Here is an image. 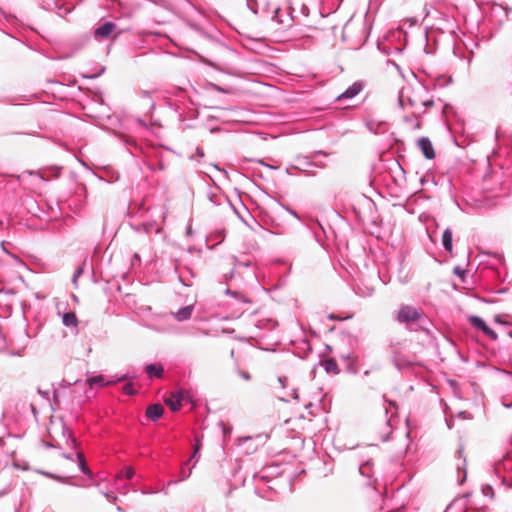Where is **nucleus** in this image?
<instances>
[{
  "mask_svg": "<svg viewBox=\"0 0 512 512\" xmlns=\"http://www.w3.org/2000/svg\"><path fill=\"white\" fill-rule=\"evenodd\" d=\"M220 425L222 427L223 436L227 437V435H229L232 431L231 426L225 424L224 422H221Z\"/></svg>",
  "mask_w": 512,
  "mask_h": 512,
  "instance_id": "34",
  "label": "nucleus"
},
{
  "mask_svg": "<svg viewBox=\"0 0 512 512\" xmlns=\"http://www.w3.org/2000/svg\"><path fill=\"white\" fill-rule=\"evenodd\" d=\"M225 293L233 296L239 302L250 303V300L244 294H242L238 291H231L230 289H226Z\"/></svg>",
  "mask_w": 512,
  "mask_h": 512,
  "instance_id": "24",
  "label": "nucleus"
},
{
  "mask_svg": "<svg viewBox=\"0 0 512 512\" xmlns=\"http://www.w3.org/2000/svg\"><path fill=\"white\" fill-rule=\"evenodd\" d=\"M468 320L473 327L482 331L491 340L498 339L497 333L492 330L481 317L472 315L468 318Z\"/></svg>",
  "mask_w": 512,
  "mask_h": 512,
  "instance_id": "8",
  "label": "nucleus"
},
{
  "mask_svg": "<svg viewBox=\"0 0 512 512\" xmlns=\"http://www.w3.org/2000/svg\"><path fill=\"white\" fill-rule=\"evenodd\" d=\"M164 409L161 404H151L146 409V416L152 421L159 420L163 415Z\"/></svg>",
  "mask_w": 512,
  "mask_h": 512,
  "instance_id": "14",
  "label": "nucleus"
},
{
  "mask_svg": "<svg viewBox=\"0 0 512 512\" xmlns=\"http://www.w3.org/2000/svg\"><path fill=\"white\" fill-rule=\"evenodd\" d=\"M239 375L245 380H250V374L248 372L240 371Z\"/></svg>",
  "mask_w": 512,
  "mask_h": 512,
  "instance_id": "41",
  "label": "nucleus"
},
{
  "mask_svg": "<svg viewBox=\"0 0 512 512\" xmlns=\"http://www.w3.org/2000/svg\"><path fill=\"white\" fill-rule=\"evenodd\" d=\"M191 472H192L191 468L188 469L187 471L184 468H182L181 471H180L179 481H183V480H186L187 478H189L190 475H191ZM177 482H178V480L174 481L173 483H177Z\"/></svg>",
  "mask_w": 512,
  "mask_h": 512,
  "instance_id": "28",
  "label": "nucleus"
},
{
  "mask_svg": "<svg viewBox=\"0 0 512 512\" xmlns=\"http://www.w3.org/2000/svg\"><path fill=\"white\" fill-rule=\"evenodd\" d=\"M290 397L294 400H299V395L297 389H292Z\"/></svg>",
  "mask_w": 512,
  "mask_h": 512,
  "instance_id": "40",
  "label": "nucleus"
},
{
  "mask_svg": "<svg viewBox=\"0 0 512 512\" xmlns=\"http://www.w3.org/2000/svg\"><path fill=\"white\" fill-rule=\"evenodd\" d=\"M179 280L184 286H191V283L187 282L185 279L182 278V276H179Z\"/></svg>",
  "mask_w": 512,
  "mask_h": 512,
  "instance_id": "45",
  "label": "nucleus"
},
{
  "mask_svg": "<svg viewBox=\"0 0 512 512\" xmlns=\"http://www.w3.org/2000/svg\"><path fill=\"white\" fill-rule=\"evenodd\" d=\"M62 323L66 327H76L78 324L76 314L74 312L64 313L62 316Z\"/></svg>",
  "mask_w": 512,
  "mask_h": 512,
  "instance_id": "20",
  "label": "nucleus"
},
{
  "mask_svg": "<svg viewBox=\"0 0 512 512\" xmlns=\"http://www.w3.org/2000/svg\"><path fill=\"white\" fill-rule=\"evenodd\" d=\"M278 381H279V383L281 384V386H282L283 388H285V387H286V383H287V378H286V377H279V378H278Z\"/></svg>",
  "mask_w": 512,
  "mask_h": 512,
  "instance_id": "42",
  "label": "nucleus"
},
{
  "mask_svg": "<svg viewBox=\"0 0 512 512\" xmlns=\"http://www.w3.org/2000/svg\"><path fill=\"white\" fill-rule=\"evenodd\" d=\"M193 310H194L193 305L184 306V307L180 308L177 312L174 313V317L177 321H180V322L188 320L191 317Z\"/></svg>",
  "mask_w": 512,
  "mask_h": 512,
  "instance_id": "16",
  "label": "nucleus"
},
{
  "mask_svg": "<svg viewBox=\"0 0 512 512\" xmlns=\"http://www.w3.org/2000/svg\"><path fill=\"white\" fill-rule=\"evenodd\" d=\"M257 0H246V5L250 11L257 14Z\"/></svg>",
  "mask_w": 512,
  "mask_h": 512,
  "instance_id": "30",
  "label": "nucleus"
},
{
  "mask_svg": "<svg viewBox=\"0 0 512 512\" xmlns=\"http://www.w3.org/2000/svg\"><path fill=\"white\" fill-rule=\"evenodd\" d=\"M424 316V312L420 308L411 305L402 304L394 313V319L406 326L418 322Z\"/></svg>",
  "mask_w": 512,
  "mask_h": 512,
  "instance_id": "3",
  "label": "nucleus"
},
{
  "mask_svg": "<svg viewBox=\"0 0 512 512\" xmlns=\"http://www.w3.org/2000/svg\"><path fill=\"white\" fill-rule=\"evenodd\" d=\"M145 372L149 377L161 378L164 373V368L161 364H148L145 366Z\"/></svg>",
  "mask_w": 512,
  "mask_h": 512,
  "instance_id": "17",
  "label": "nucleus"
},
{
  "mask_svg": "<svg viewBox=\"0 0 512 512\" xmlns=\"http://www.w3.org/2000/svg\"><path fill=\"white\" fill-rule=\"evenodd\" d=\"M392 361L395 367L400 371L411 370L416 364L394 347L392 348Z\"/></svg>",
  "mask_w": 512,
  "mask_h": 512,
  "instance_id": "7",
  "label": "nucleus"
},
{
  "mask_svg": "<svg viewBox=\"0 0 512 512\" xmlns=\"http://www.w3.org/2000/svg\"><path fill=\"white\" fill-rule=\"evenodd\" d=\"M250 438L249 437H245V438H239V441H246V440H249Z\"/></svg>",
  "mask_w": 512,
  "mask_h": 512,
  "instance_id": "52",
  "label": "nucleus"
},
{
  "mask_svg": "<svg viewBox=\"0 0 512 512\" xmlns=\"http://www.w3.org/2000/svg\"><path fill=\"white\" fill-rule=\"evenodd\" d=\"M209 198L214 205H221L223 201L229 203V199L223 195L211 194Z\"/></svg>",
  "mask_w": 512,
  "mask_h": 512,
  "instance_id": "25",
  "label": "nucleus"
},
{
  "mask_svg": "<svg viewBox=\"0 0 512 512\" xmlns=\"http://www.w3.org/2000/svg\"><path fill=\"white\" fill-rule=\"evenodd\" d=\"M146 493H147L146 491H144V490L142 491V494H146Z\"/></svg>",
  "mask_w": 512,
  "mask_h": 512,
  "instance_id": "54",
  "label": "nucleus"
},
{
  "mask_svg": "<svg viewBox=\"0 0 512 512\" xmlns=\"http://www.w3.org/2000/svg\"><path fill=\"white\" fill-rule=\"evenodd\" d=\"M496 472L503 473L502 483L508 488H512V457H505L496 465Z\"/></svg>",
  "mask_w": 512,
  "mask_h": 512,
  "instance_id": "4",
  "label": "nucleus"
},
{
  "mask_svg": "<svg viewBox=\"0 0 512 512\" xmlns=\"http://www.w3.org/2000/svg\"><path fill=\"white\" fill-rule=\"evenodd\" d=\"M1 248L4 252H6L7 254H9V252L6 250L5 248V245H4V242H1Z\"/></svg>",
  "mask_w": 512,
  "mask_h": 512,
  "instance_id": "46",
  "label": "nucleus"
},
{
  "mask_svg": "<svg viewBox=\"0 0 512 512\" xmlns=\"http://www.w3.org/2000/svg\"><path fill=\"white\" fill-rule=\"evenodd\" d=\"M464 512H490V510L486 507H482V508H467Z\"/></svg>",
  "mask_w": 512,
  "mask_h": 512,
  "instance_id": "37",
  "label": "nucleus"
},
{
  "mask_svg": "<svg viewBox=\"0 0 512 512\" xmlns=\"http://www.w3.org/2000/svg\"><path fill=\"white\" fill-rule=\"evenodd\" d=\"M458 463L456 465L458 472V483L463 484L466 480V459L463 457V447H460L457 452Z\"/></svg>",
  "mask_w": 512,
  "mask_h": 512,
  "instance_id": "12",
  "label": "nucleus"
},
{
  "mask_svg": "<svg viewBox=\"0 0 512 512\" xmlns=\"http://www.w3.org/2000/svg\"><path fill=\"white\" fill-rule=\"evenodd\" d=\"M115 28V23L107 21L94 30V36L97 40L107 39Z\"/></svg>",
  "mask_w": 512,
  "mask_h": 512,
  "instance_id": "10",
  "label": "nucleus"
},
{
  "mask_svg": "<svg viewBox=\"0 0 512 512\" xmlns=\"http://www.w3.org/2000/svg\"><path fill=\"white\" fill-rule=\"evenodd\" d=\"M124 379H126V375H123L114 381L105 382L104 377L102 375H97V376L90 377L87 381H88L89 386L93 387L94 385H98V386L110 385L112 383L123 381Z\"/></svg>",
  "mask_w": 512,
  "mask_h": 512,
  "instance_id": "15",
  "label": "nucleus"
},
{
  "mask_svg": "<svg viewBox=\"0 0 512 512\" xmlns=\"http://www.w3.org/2000/svg\"><path fill=\"white\" fill-rule=\"evenodd\" d=\"M317 155L328 156V153L322 150L314 152L311 156H298L295 159V164L291 165V168H295L305 175L314 176L315 173L311 171V168H320L323 169L326 167L324 162H318L315 160Z\"/></svg>",
  "mask_w": 512,
  "mask_h": 512,
  "instance_id": "2",
  "label": "nucleus"
},
{
  "mask_svg": "<svg viewBox=\"0 0 512 512\" xmlns=\"http://www.w3.org/2000/svg\"><path fill=\"white\" fill-rule=\"evenodd\" d=\"M102 494L104 495V497L110 501V502H116L117 501V496L111 494V493H108V492H102Z\"/></svg>",
  "mask_w": 512,
  "mask_h": 512,
  "instance_id": "39",
  "label": "nucleus"
},
{
  "mask_svg": "<svg viewBox=\"0 0 512 512\" xmlns=\"http://www.w3.org/2000/svg\"><path fill=\"white\" fill-rule=\"evenodd\" d=\"M442 245L444 249L451 253L453 250V233L450 228L444 230L442 235Z\"/></svg>",
  "mask_w": 512,
  "mask_h": 512,
  "instance_id": "18",
  "label": "nucleus"
},
{
  "mask_svg": "<svg viewBox=\"0 0 512 512\" xmlns=\"http://www.w3.org/2000/svg\"><path fill=\"white\" fill-rule=\"evenodd\" d=\"M76 456L78 458L79 468H80L81 472L83 474H85V475H89L90 476L91 475V471L88 468V466L86 465V462H85L83 454L77 453Z\"/></svg>",
  "mask_w": 512,
  "mask_h": 512,
  "instance_id": "23",
  "label": "nucleus"
},
{
  "mask_svg": "<svg viewBox=\"0 0 512 512\" xmlns=\"http://www.w3.org/2000/svg\"><path fill=\"white\" fill-rule=\"evenodd\" d=\"M366 126L369 131L378 133L379 129L384 127V123H375L374 121H367Z\"/></svg>",
  "mask_w": 512,
  "mask_h": 512,
  "instance_id": "26",
  "label": "nucleus"
},
{
  "mask_svg": "<svg viewBox=\"0 0 512 512\" xmlns=\"http://www.w3.org/2000/svg\"><path fill=\"white\" fill-rule=\"evenodd\" d=\"M324 369L328 373H337L338 365L334 359H326L323 363Z\"/></svg>",
  "mask_w": 512,
  "mask_h": 512,
  "instance_id": "21",
  "label": "nucleus"
},
{
  "mask_svg": "<svg viewBox=\"0 0 512 512\" xmlns=\"http://www.w3.org/2000/svg\"><path fill=\"white\" fill-rule=\"evenodd\" d=\"M135 475V471L132 467H126L124 468L117 476L116 483L121 480L123 477L126 479H132Z\"/></svg>",
  "mask_w": 512,
  "mask_h": 512,
  "instance_id": "22",
  "label": "nucleus"
},
{
  "mask_svg": "<svg viewBox=\"0 0 512 512\" xmlns=\"http://www.w3.org/2000/svg\"><path fill=\"white\" fill-rule=\"evenodd\" d=\"M398 105L402 109H411L414 117H419L426 112L427 108L434 105L433 99L429 96V91L425 86L406 85L402 87L398 95Z\"/></svg>",
  "mask_w": 512,
  "mask_h": 512,
  "instance_id": "1",
  "label": "nucleus"
},
{
  "mask_svg": "<svg viewBox=\"0 0 512 512\" xmlns=\"http://www.w3.org/2000/svg\"><path fill=\"white\" fill-rule=\"evenodd\" d=\"M504 406H505L506 408H511V407H512V402H511L510 404H506V403H504Z\"/></svg>",
  "mask_w": 512,
  "mask_h": 512,
  "instance_id": "51",
  "label": "nucleus"
},
{
  "mask_svg": "<svg viewBox=\"0 0 512 512\" xmlns=\"http://www.w3.org/2000/svg\"><path fill=\"white\" fill-rule=\"evenodd\" d=\"M123 392L127 395H134L136 393L132 383H126L123 386Z\"/></svg>",
  "mask_w": 512,
  "mask_h": 512,
  "instance_id": "31",
  "label": "nucleus"
},
{
  "mask_svg": "<svg viewBox=\"0 0 512 512\" xmlns=\"http://www.w3.org/2000/svg\"><path fill=\"white\" fill-rule=\"evenodd\" d=\"M271 19L273 22L277 23L283 28H289L293 23V16L290 8H288L286 11H282L279 7H275Z\"/></svg>",
  "mask_w": 512,
  "mask_h": 512,
  "instance_id": "6",
  "label": "nucleus"
},
{
  "mask_svg": "<svg viewBox=\"0 0 512 512\" xmlns=\"http://www.w3.org/2000/svg\"><path fill=\"white\" fill-rule=\"evenodd\" d=\"M282 207H283V208H284V209H285L289 214H291L293 217H295L297 220H299V221L301 220V218H300L299 214H298L295 210H293V209H291L290 207L285 206V205H282Z\"/></svg>",
  "mask_w": 512,
  "mask_h": 512,
  "instance_id": "35",
  "label": "nucleus"
},
{
  "mask_svg": "<svg viewBox=\"0 0 512 512\" xmlns=\"http://www.w3.org/2000/svg\"><path fill=\"white\" fill-rule=\"evenodd\" d=\"M196 155L201 158V157L204 156V151L201 148L198 147L196 149Z\"/></svg>",
  "mask_w": 512,
  "mask_h": 512,
  "instance_id": "44",
  "label": "nucleus"
},
{
  "mask_svg": "<svg viewBox=\"0 0 512 512\" xmlns=\"http://www.w3.org/2000/svg\"><path fill=\"white\" fill-rule=\"evenodd\" d=\"M482 492L487 497H493V488L490 485L483 486Z\"/></svg>",
  "mask_w": 512,
  "mask_h": 512,
  "instance_id": "33",
  "label": "nucleus"
},
{
  "mask_svg": "<svg viewBox=\"0 0 512 512\" xmlns=\"http://www.w3.org/2000/svg\"><path fill=\"white\" fill-rule=\"evenodd\" d=\"M84 272V269L82 267H78L75 271H74V274H73V279H72V282L73 284L76 285L77 283V279L83 274Z\"/></svg>",
  "mask_w": 512,
  "mask_h": 512,
  "instance_id": "32",
  "label": "nucleus"
},
{
  "mask_svg": "<svg viewBox=\"0 0 512 512\" xmlns=\"http://www.w3.org/2000/svg\"><path fill=\"white\" fill-rule=\"evenodd\" d=\"M136 121L140 126L147 128V123L144 120L137 118Z\"/></svg>",
  "mask_w": 512,
  "mask_h": 512,
  "instance_id": "43",
  "label": "nucleus"
},
{
  "mask_svg": "<svg viewBox=\"0 0 512 512\" xmlns=\"http://www.w3.org/2000/svg\"><path fill=\"white\" fill-rule=\"evenodd\" d=\"M3 343H4V339H3L2 335L0 334V347L3 345Z\"/></svg>",
  "mask_w": 512,
  "mask_h": 512,
  "instance_id": "49",
  "label": "nucleus"
},
{
  "mask_svg": "<svg viewBox=\"0 0 512 512\" xmlns=\"http://www.w3.org/2000/svg\"><path fill=\"white\" fill-rule=\"evenodd\" d=\"M291 170H295V168H291V165H290V166L286 169V172H287L288 174H292V173H291Z\"/></svg>",
  "mask_w": 512,
  "mask_h": 512,
  "instance_id": "47",
  "label": "nucleus"
},
{
  "mask_svg": "<svg viewBox=\"0 0 512 512\" xmlns=\"http://www.w3.org/2000/svg\"><path fill=\"white\" fill-rule=\"evenodd\" d=\"M454 274H456L460 278H463L464 275L466 274V271L464 269H462L460 266H455L454 267Z\"/></svg>",
  "mask_w": 512,
  "mask_h": 512,
  "instance_id": "36",
  "label": "nucleus"
},
{
  "mask_svg": "<svg viewBox=\"0 0 512 512\" xmlns=\"http://www.w3.org/2000/svg\"><path fill=\"white\" fill-rule=\"evenodd\" d=\"M417 146L422 151L426 159L432 160L435 158V150L429 138H419L417 141Z\"/></svg>",
  "mask_w": 512,
  "mask_h": 512,
  "instance_id": "9",
  "label": "nucleus"
},
{
  "mask_svg": "<svg viewBox=\"0 0 512 512\" xmlns=\"http://www.w3.org/2000/svg\"><path fill=\"white\" fill-rule=\"evenodd\" d=\"M437 18L436 21L438 23H433L432 26L442 33H450L453 34L455 32V23L453 19H451L448 15L443 14L441 12H436Z\"/></svg>",
  "mask_w": 512,
  "mask_h": 512,
  "instance_id": "5",
  "label": "nucleus"
},
{
  "mask_svg": "<svg viewBox=\"0 0 512 512\" xmlns=\"http://www.w3.org/2000/svg\"><path fill=\"white\" fill-rule=\"evenodd\" d=\"M370 466H371L370 462H366V463L362 464V465L360 466V468H359L360 473H361L362 475H365V474H366V471H368V470L370 469Z\"/></svg>",
  "mask_w": 512,
  "mask_h": 512,
  "instance_id": "38",
  "label": "nucleus"
},
{
  "mask_svg": "<svg viewBox=\"0 0 512 512\" xmlns=\"http://www.w3.org/2000/svg\"><path fill=\"white\" fill-rule=\"evenodd\" d=\"M183 396L180 392H173L170 397L165 399V404L170 407L173 412L178 411L182 406Z\"/></svg>",
  "mask_w": 512,
  "mask_h": 512,
  "instance_id": "13",
  "label": "nucleus"
},
{
  "mask_svg": "<svg viewBox=\"0 0 512 512\" xmlns=\"http://www.w3.org/2000/svg\"><path fill=\"white\" fill-rule=\"evenodd\" d=\"M491 11L494 15L500 16V22L506 20L509 15V9L502 4H494L491 8Z\"/></svg>",
  "mask_w": 512,
  "mask_h": 512,
  "instance_id": "19",
  "label": "nucleus"
},
{
  "mask_svg": "<svg viewBox=\"0 0 512 512\" xmlns=\"http://www.w3.org/2000/svg\"><path fill=\"white\" fill-rule=\"evenodd\" d=\"M200 449H201L200 440H199V438H196V442H195V445H194V451H193V454H192L191 458L188 460V462H190L192 459L197 457Z\"/></svg>",
  "mask_w": 512,
  "mask_h": 512,
  "instance_id": "29",
  "label": "nucleus"
},
{
  "mask_svg": "<svg viewBox=\"0 0 512 512\" xmlns=\"http://www.w3.org/2000/svg\"><path fill=\"white\" fill-rule=\"evenodd\" d=\"M139 95H140L142 98L149 100V106H150V108H153V107H154V102L151 100V94H150V92H149V91H147V90H141V91L139 92Z\"/></svg>",
  "mask_w": 512,
  "mask_h": 512,
  "instance_id": "27",
  "label": "nucleus"
},
{
  "mask_svg": "<svg viewBox=\"0 0 512 512\" xmlns=\"http://www.w3.org/2000/svg\"><path fill=\"white\" fill-rule=\"evenodd\" d=\"M363 87L364 85L361 81L354 82L343 93H341L336 100L342 101L346 99H352L363 90Z\"/></svg>",
  "mask_w": 512,
  "mask_h": 512,
  "instance_id": "11",
  "label": "nucleus"
},
{
  "mask_svg": "<svg viewBox=\"0 0 512 512\" xmlns=\"http://www.w3.org/2000/svg\"><path fill=\"white\" fill-rule=\"evenodd\" d=\"M282 401H285V402H288L289 399L288 398H281Z\"/></svg>",
  "mask_w": 512,
  "mask_h": 512,
  "instance_id": "53",
  "label": "nucleus"
},
{
  "mask_svg": "<svg viewBox=\"0 0 512 512\" xmlns=\"http://www.w3.org/2000/svg\"><path fill=\"white\" fill-rule=\"evenodd\" d=\"M404 120H405L406 122H409V123H410V122H412V118H411V117H409V116H406V117L404 118Z\"/></svg>",
  "mask_w": 512,
  "mask_h": 512,
  "instance_id": "48",
  "label": "nucleus"
},
{
  "mask_svg": "<svg viewBox=\"0 0 512 512\" xmlns=\"http://www.w3.org/2000/svg\"><path fill=\"white\" fill-rule=\"evenodd\" d=\"M420 128V123L417 122L415 125H414V129H419Z\"/></svg>",
  "mask_w": 512,
  "mask_h": 512,
  "instance_id": "50",
  "label": "nucleus"
}]
</instances>
